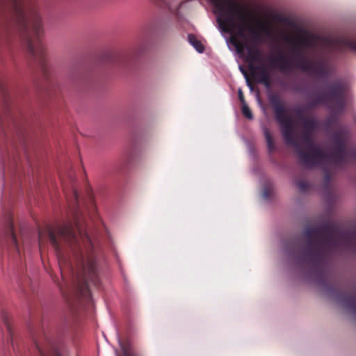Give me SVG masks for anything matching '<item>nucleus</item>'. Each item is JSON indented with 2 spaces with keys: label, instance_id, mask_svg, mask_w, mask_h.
Here are the masks:
<instances>
[{
  "label": "nucleus",
  "instance_id": "21",
  "mask_svg": "<svg viewBox=\"0 0 356 356\" xmlns=\"http://www.w3.org/2000/svg\"><path fill=\"white\" fill-rule=\"evenodd\" d=\"M10 234H11L12 241H13V243L15 244V245L16 246V248H17V237L13 230L12 227H10Z\"/></svg>",
  "mask_w": 356,
  "mask_h": 356
},
{
  "label": "nucleus",
  "instance_id": "26",
  "mask_svg": "<svg viewBox=\"0 0 356 356\" xmlns=\"http://www.w3.org/2000/svg\"><path fill=\"white\" fill-rule=\"evenodd\" d=\"M326 177H327V179H329V175H327Z\"/></svg>",
  "mask_w": 356,
  "mask_h": 356
},
{
  "label": "nucleus",
  "instance_id": "20",
  "mask_svg": "<svg viewBox=\"0 0 356 356\" xmlns=\"http://www.w3.org/2000/svg\"><path fill=\"white\" fill-rule=\"evenodd\" d=\"M72 195H73L74 202L72 204H73V205H76L78 204V201H79V193H78V191L74 188H73Z\"/></svg>",
  "mask_w": 356,
  "mask_h": 356
},
{
  "label": "nucleus",
  "instance_id": "3",
  "mask_svg": "<svg viewBox=\"0 0 356 356\" xmlns=\"http://www.w3.org/2000/svg\"><path fill=\"white\" fill-rule=\"evenodd\" d=\"M305 244L302 260L313 268L318 281L324 284L326 279L325 261L328 251L339 247L341 242L352 243V234L334 222H325L318 227H308L304 230Z\"/></svg>",
  "mask_w": 356,
  "mask_h": 356
},
{
  "label": "nucleus",
  "instance_id": "19",
  "mask_svg": "<svg viewBox=\"0 0 356 356\" xmlns=\"http://www.w3.org/2000/svg\"><path fill=\"white\" fill-rule=\"evenodd\" d=\"M238 96L241 105H243V104H246L243 91L241 88L238 89Z\"/></svg>",
  "mask_w": 356,
  "mask_h": 356
},
{
  "label": "nucleus",
  "instance_id": "8",
  "mask_svg": "<svg viewBox=\"0 0 356 356\" xmlns=\"http://www.w3.org/2000/svg\"><path fill=\"white\" fill-rule=\"evenodd\" d=\"M334 145L331 154H327V159H332L333 163L337 165L343 164L346 159V143L343 137L342 131H337L332 136Z\"/></svg>",
  "mask_w": 356,
  "mask_h": 356
},
{
  "label": "nucleus",
  "instance_id": "16",
  "mask_svg": "<svg viewBox=\"0 0 356 356\" xmlns=\"http://www.w3.org/2000/svg\"><path fill=\"white\" fill-rule=\"evenodd\" d=\"M241 111L243 115L248 120H252L253 118L252 113L249 108V106L247 105V104H243L241 105Z\"/></svg>",
  "mask_w": 356,
  "mask_h": 356
},
{
  "label": "nucleus",
  "instance_id": "25",
  "mask_svg": "<svg viewBox=\"0 0 356 356\" xmlns=\"http://www.w3.org/2000/svg\"><path fill=\"white\" fill-rule=\"evenodd\" d=\"M248 84H249V86H250L251 88L252 87V84H251L250 83H249V82H248Z\"/></svg>",
  "mask_w": 356,
  "mask_h": 356
},
{
  "label": "nucleus",
  "instance_id": "18",
  "mask_svg": "<svg viewBox=\"0 0 356 356\" xmlns=\"http://www.w3.org/2000/svg\"><path fill=\"white\" fill-rule=\"evenodd\" d=\"M3 323L5 324V326L6 327V329H7V332H8V333L10 335V340L13 341V330H12L11 325H10L9 321H8V317L6 316H3Z\"/></svg>",
  "mask_w": 356,
  "mask_h": 356
},
{
  "label": "nucleus",
  "instance_id": "15",
  "mask_svg": "<svg viewBox=\"0 0 356 356\" xmlns=\"http://www.w3.org/2000/svg\"><path fill=\"white\" fill-rule=\"evenodd\" d=\"M264 136L266 138V141L267 143L268 150L270 152H273L275 149V144L273 142V138L271 133L266 128L264 129Z\"/></svg>",
  "mask_w": 356,
  "mask_h": 356
},
{
  "label": "nucleus",
  "instance_id": "11",
  "mask_svg": "<svg viewBox=\"0 0 356 356\" xmlns=\"http://www.w3.org/2000/svg\"><path fill=\"white\" fill-rule=\"evenodd\" d=\"M154 2L160 7L168 8L174 15L178 14V9L181 6L175 0H154Z\"/></svg>",
  "mask_w": 356,
  "mask_h": 356
},
{
  "label": "nucleus",
  "instance_id": "2",
  "mask_svg": "<svg viewBox=\"0 0 356 356\" xmlns=\"http://www.w3.org/2000/svg\"><path fill=\"white\" fill-rule=\"evenodd\" d=\"M213 6L216 15V20L222 32L231 34L230 42L238 54H243L247 50L246 60L249 66L261 61V52L254 47L248 46L245 42L240 38L246 40L245 31H248L251 40L254 42L261 40V31L268 34V27L259 23L257 29L254 24L256 18L252 13L242 3L236 0H209Z\"/></svg>",
  "mask_w": 356,
  "mask_h": 356
},
{
  "label": "nucleus",
  "instance_id": "17",
  "mask_svg": "<svg viewBox=\"0 0 356 356\" xmlns=\"http://www.w3.org/2000/svg\"><path fill=\"white\" fill-rule=\"evenodd\" d=\"M296 184L301 192H306L309 189V184L305 181L298 180Z\"/></svg>",
  "mask_w": 356,
  "mask_h": 356
},
{
  "label": "nucleus",
  "instance_id": "5",
  "mask_svg": "<svg viewBox=\"0 0 356 356\" xmlns=\"http://www.w3.org/2000/svg\"><path fill=\"white\" fill-rule=\"evenodd\" d=\"M346 84L341 80H337L328 86V90L317 95L304 108H298L295 112L301 122L303 130L314 131L318 127V120L314 117L307 118L304 111L323 104L327 106L333 112L341 114L346 106Z\"/></svg>",
  "mask_w": 356,
  "mask_h": 356
},
{
  "label": "nucleus",
  "instance_id": "7",
  "mask_svg": "<svg viewBox=\"0 0 356 356\" xmlns=\"http://www.w3.org/2000/svg\"><path fill=\"white\" fill-rule=\"evenodd\" d=\"M30 335L34 348L40 356H62L63 345L51 338L40 325L30 327Z\"/></svg>",
  "mask_w": 356,
  "mask_h": 356
},
{
  "label": "nucleus",
  "instance_id": "10",
  "mask_svg": "<svg viewBox=\"0 0 356 356\" xmlns=\"http://www.w3.org/2000/svg\"><path fill=\"white\" fill-rule=\"evenodd\" d=\"M333 49L342 52L345 49H350L356 52V40L347 38H341L332 42Z\"/></svg>",
  "mask_w": 356,
  "mask_h": 356
},
{
  "label": "nucleus",
  "instance_id": "4",
  "mask_svg": "<svg viewBox=\"0 0 356 356\" xmlns=\"http://www.w3.org/2000/svg\"><path fill=\"white\" fill-rule=\"evenodd\" d=\"M269 102L273 108L275 120L280 126L285 143L295 148L300 163L307 168H312L325 161L327 154L314 144L313 140L314 131L305 130L302 131V140L306 143L307 149V151H305L296 138L292 118L287 115L286 108L281 98L277 95L272 94L269 96Z\"/></svg>",
  "mask_w": 356,
  "mask_h": 356
},
{
  "label": "nucleus",
  "instance_id": "23",
  "mask_svg": "<svg viewBox=\"0 0 356 356\" xmlns=\"http://www.w3.org/2000/svg\"><path fill=\"white\" fill-rule=\"evenodd\" d=\"M284 40L286 42H291L293 41L292 39L290 37H289V36H285L284 37Z\"/></svg>",
  "mask_w": 356,
  "mask_h": 356
},
{
  "label": "nucleus",
  "instance_id": "13",
  "mask_svg": "<svg viewBox=\"0 0 356 356\" xmlns=\"http://www.w3.org/2000/svg\"><path fill=\"white\" fill-rule=\"evenodd\" d=\"M119 343L123 353V356H132L134 352L130 340L127 339H120Z\"/></svg>",
  "mask_w": 356,
  "mask_h": 356
},
{
  "label": "nucleus",
  "instance_id": "24",
  "mask_svg": "<svg viewBox=\"0 0 356 356\" xmlns=\"http://www.w3.org/2000/svg\"><path fill=\"white\" fill-rule=\"evenodd\" d=\"M354 157H355V159H356V151H355V153H354Z\"/></svg>",
  "mask_w": 356,
  "mask_h": 356
},
{
  "label": "nucleus",
  "instance_id": "14",
  "mask_svg": "<svg viewBox=\"0 0 356 356\" xmlns=\"http://www.w3.org/2000/svg\"><path fill=\"white\" fill-rule=\"evenodd\" d=\"M188 40L190 44H192L198 52L202 53L204 51V47L201 42L197 39L195 35L193 34L188 35Z\"/></svg>",
  "mask_w": 356,
  "mask_h": 356
},
{
  "label": "nucleus",
  "instance_id": "22",
  "mask_svg": "<svg viewBox=\"0 0 356 356\" xmlns=\"http://www.w3.org/2000/svg\"><path fill=\"white\" fill-rule=\"evenodd\" d=\"M270 195V191L268 190V189H264V192H263V196L265 199H268L269 198Z\"/></svg>",
  "mask_w": 356,
  "mask_h": 356
},
{
  "label": "nucleus",
  "instance_id": "6",
  "mask_svg": "<svg viewBox=\"0 0 356 356\" xmlns=\"http://www.w3.org/2000/svg\"><path fill=\"white\" fill-rule=\"evenodd\" d=\"M305 40H296L291 49L293 56L291 58H286L282 54H279L277 57L269 59V66L272 69H277L283 72L291 71L293 68L300 69L303 72H311L320 76H325L328 74L326 64L323 62H309L303 56L300 45Z\"/></svg>",
  "mask_w": 356,
  "mask_h": 356
},
{
  "label": "nucleus",
  "instance_id": "9",
  "mask_svg": "<svg viewBox=\"0 0 356 356\" xmlns=\"http://www.w3.org/2000/svg\"><path fill=\"white\" fill-rule=\"evenodd\" d=\"M258 65H250V70L258 83L264 84L266 88L271 86V78L269 68L264 63H259Z\"/></svg>",
  "mask_w": 356,
  "mask_h": 356
},
{
  "label": "nucleus",
  "instance_id": "1",
  "mask_svg": "<svg viewBox=\"0 0 356 356\" xmlns=\"http://www.w3.org/2000/svg\"><path fill=\"white\" fill-rule=\"evenodd\" d=\"M49 229L48 236L58 258L64 284L58 286L69 302H89V285L99 286L97 249L78 220Z\"/></svg>",
  "mask_w": 356,
  "mask_h": 356
},
{
  "label": "nucleus",
  "instance_id": "12",
  "mask_svg": "<svg viewBox=\"0 0 356 356\" xmlns=\"http://www.w3.org/2000/svg\"><path fill=\"white\" fill-rule=\"evenodd\" d=\"M344 307L356 315V296L346 295L342 299Z\"/></svg>",
  "mask_w": 356,
  "mask_h": 356
}]
</instances>
